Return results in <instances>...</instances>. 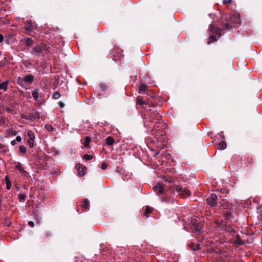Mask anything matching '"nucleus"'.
<instances>
[{"label":"nucleus","instance_id":"obj_1","mask_svg":"<svg viewBox=\"0 0 262 262\" xmlns=\"http://www.w3.org/2000/svg\"><path fill=\"white\" fill-rule=\"evenodd\" d=\"M175 191L183 197H188L191 195V191L187 188H183L180 185L171 184L169 186V189L166 191L164 195L161 197V201L168 203H173L174 202Z\"/></svg>","mask_w":262,"mask_h":262},{"label":"nucleus","instance_id":"obj_2","mask_svg":"<svg viewBox=\"0 0 262 262\" xmlns=\"http://www.w3.org/2000/svg\"><path fill=\"white\" fill-rule=\"evenodd\" d=\"M241 21L238 13L234 12L231 14L229 22L225 24V29H228L229 27H236L241 25Z\"/></svg>","mask_w":262,"mask_h":262},{"label":"nucleus","instance_id":"obj_3","mask_svg":"<svg viewBox=\"0 0 262 262\" xmlns=\"http://www.w3.org/2000/svg\"><path fill=\"white\" fill-rule=\"evenodd\" d=\"M46 52L47 46L45 45L37 44L33 47L30 53L33 56L39 57L43 56Z\"/></svg>","mask_w":262,"mask_h":262},{"label":"nucleus","instance_id":"obj_4","mask_svg":"<svg viewBox=\"0 0 262 262\" xmlns=\"http://www.w3.org/2000/svg\"><path fill=\"white\" fill-rule=\"evenodd\" d=\"M218 196L215 193H211L207 199L206 203L210 207H213L217 205Z\"/></svg>","mask_w":262,"mask_h":262},{"label":"nucleus","instance_id":"obj_5","mask_svg":"<svg viewBox=\"0 0 262 262\" xmlns=\"http://www.w3.org/2000/svg\"><path fill=\"white\" fill-rule=\"evenodd\" d=\"M27 135L29 137V139L28 140V143L30 148H32L34 146V139H35V135L33 131L30 130L27 132Z\"/></svg>","mask_w":262,"mask_h":262},{"label":"nucleus","instance_id":"obj_6","mask_svg":"<svg viewBox=\"0 0 262 262\" xmlns=\"http://www.w3.org/2000/svg\"><path fill=\"white\" fill-rule=\"evenodd\" d=\"M154 190L158 194H161L164 192V186L162 183H158L156 186L153 187Z\"/></svg>","mask_w":262,"mask_h":262},{"label":"nucleus","instance_id":"obj_7","mask_svg":"<svg viewBox=\"0 0 262 262\" xmlns=\"http://www.w3.org/2000/svg\"><path fill=\"white\" fill-rule=\"evenodd\" d=\"M220 228L228 232H232L234 231V229L229 224H224L223 223H221L220 224Z\"/></svg>","mask_w":262,"mask_h":262},{"label":"nucleus","instance_id":"obj_8","mask_svg":"<svg viewBox=\"0 0 262 262\" xmlns=\"http://www.w3.org/2000/svg\"><path fill=\"white\" fill-rule=\"evenodd\" d=\"M75 168L78 171V175L79 177H83L85 174V170L86 169L85 166L81 167V165L78 163L76 165Z\"/></svg>","mask_w":262,"mask_h":262},{"label":"nucleus","instance_id":"obj_9","mask_svg":"<svg viewBox=\"0 0 262 262\" xmlns=\"http://www.w3.org/2000/svg\"><path fill=\"white\" fill-rule=\"evenodd\" d=\"M209 29L210 30V31L214 32L216 33V34L218 35L219 37L221 35V31L222 29L220 28H218L217 27L214 26L212 24H210L209 26Z\"/></svg>","mask_w":262,"mask_h":262},{"label":"nucleus","instance_id":"obj_10","mask_svg":"<svg viewBox=\"0 0 262 262\" xmlns=\"http://www.w3.org/2000/svg\"><path fill=\"white\" fill-rule=\"evenodd\" d=\"M166 125V124L164 122H163V121H157L154 124V129L156 130H157V128H160L159 129H163V128H165Z\"/></svg>","mask_w":262,"mask_h":262},{"label":"nucleus","instance_id":"obj_11","mask_svg":"<svg viewBox=\"0 0 262 262\" xmlns=\"http://www.w3.org/2000/svg\"><path fill=\"white\" fill-rule=\"evenodd\" d=\"M29 117L31 119H38L41 118V115L39 112L33 110V112L30 114Z\"/></svg>","mask_w":262,"mask_h":262},{"label":"nucleus","instance_id":"obj_12","mask_svg":"<svg viewBox=\"0 0 262 262\" xmlns=\"http://www.w3.org/2000/svg\"><path fill=\"white\" fill-rule=\"evenodd\" d=\"M190 249L193 251H196L201 249V245L199 243L195 244L194 243H190L189 245Z\"/></svg>","mask_w":262,"mask_h":262},{"label":"nucleus","instance_id":"obj_13","mask_svg":"<svg viewBox=\"0 0 262 262\" xmlns=\"http://www.w3.org/2000/svg\"><path fill=\"white\" fill-rule=\"evenodd\" d=\"M233 244L241 246L244 244V242L241 239L239 234H236L235 236V238L233 242Z\"/></svg>","mask_w":262,"mask_h":262},{"label":"nucleus","instance_id":"obj_14","mask_svg":"<svg viewBox=\"0 0 262 262\" xmlns=\"http://www.w3.org/2000/svg\"><path fill=\"white\" fill-rule=\"evenodd\" d=\"M138 88L139 92L144 94L147 91L148 87L144 83H140L138 86Z\"/></svg>","mask_w":262,"mask_h":262},{"label":"nucleus","instance_id":"obj_15","mask_svg":"<svg viewBox=\"0 0 262 262\" xmlns=\"http://www.w3.org/2000/svg\"><path fill=\"white\" fill-rule=\"evenodd\" d=\"M24 80H25L26 83L28 82L29 84H31L34 81V76L31 74H28L24 77Z\"/></svg>","mask_w":262,"mask_h":262},{"label":"nucleus","instance_id":"obj_16","mask_svg":"<svg viewBox=\"0 0 262 262\" xmlns=\"http://www.w3.org/2000/svg\"><path fill=\"white\" fill-rule=\"evenodd\" d=\"M25 28L28 31H32L34 27L30 20H27L26 23Z\"/></svg>","mask_w":262,"mask_h":262},{"label":"nucleus","instance_id":"obj_17","mask_svg":"<svg viewBox=\"0 0 262 262\" xmlns=\"http://www.w3.org/2000/svg\"><path fill=\"white\" fill-rule=\"evenodd\" d=\"M83 210H87L89 208V202L88 199H85L82 202V204L81 205Z\"/></svg>","mask_w":262,"mask_h":262},{"label":"nucleus","instance_id":"obj_18","mask_svg":"<svg viewBox=\"0 0 262 262\" xmlns=\"http://www.w3.org/2000/svg\"><path fill=\"white\" fill-rule=\"evenodd\" d=\"M9 83V80H6L0 84V90H3L4 92L7 91L8 85Z\"/></svg>","mask_w":262,"mask_h":262},{"label":"nucleus","instance_id":"obj_19","mask_svg":"<svg viewBox=\"0 0 262 262\" xmlns=\"http://www.w3.org/2000/svg\"><path fill=\"white\" fill-rule=\"evenodd\" d=\"M39 89H35L34 90L32 93V97L33 99L36 101H38V98H39Z\"/></svg>","mask_w":262,"mask_h":262},{"label":"nucleus","instance_id":"obj_20","mask_svg":"<svg viewBox=\"0 0 262 262\" xmlns=\"http://www.w3.org/2000/svg\"><path fill=\"white\" fill-rule=\"evenodd\" d=\"M223 216L226 220L231 219H232L233 217V215L232 214V213L230 211H229L228 210L225 211L223 212Z\"/></svg>","mask_w":262,"mask_h":262},{"label":"nucleus","instance_id":"obj_21","mask_svg":"<svg viewBox=\"0 0 262 262\" xmlns=\"http://www.w3.org/2000/svg\"><path fill=\"white\" fill-rule=\"evenodd\" d=\"M115 143L114 139L111 137L108 136L106 139V144L108 145L112 146Z\"/></svg>","mask_w":262,"mask_h":262},{"label":"nucleus","instance_id":"obj_22","mask_svg":"<svg viewBox=\"0 0 262 262\" xmlns=\"http://www.w3.org/2000/svg\"><path fill=\"white\" fill-rule=\"evenodd\" d=\"M17 83L22 87L25 86L26 85V82L24 80V77L22 78L21 77H18L17 78Z\"/></svg>","mask_w":262,"mask_h":262},{"label":"nucleus","instance_id":"obj_23","mask_svg":"<svg viewBox=\"0 0 262 262\" xmlns=\"http://www.w3.org/2000/svg\"><path fill=\"white\" fill-rule=\"evenodd\" d=\"M26 46L28 47H32L34 45V41L31 38L28 37L25 40Z\"/></svg>","mask_w":262,"mask_h":262},{"label":"nucleus","instance_id":"obj_24","mask_svg":"<svg viewBox=\"0 0 262 262\" xmlns=\"http://www.w3.org/2000/svg\"><path fill=\"white\" fill-rule=\"evenodd\" d=\"M152 210H153V209L152 208L148 206H147L145 207V212L144 213V216L148 217L149 214L151 213L152 212Z\"/></svg>","mask_w":262,"mask_h":262},{"label":"nucleus","instance_id":"obj_25","mask_svg":"<svg viewBox=\"0 0 262 262\" xmlns=\"http://www.w3.org/2000/svg\"><path fill=\"white\" fill-rule=\"evenodd\" d=\"M99 87L102 91L106 92L108 90L107 85L104 83H101L99 84Z\"/></svg>","mask_w":262,"mask_h":262},{"label":"nucleus","instance_id":"obj_26","mask_svg":"<svg viewBox=\"0 0 262 262\" xmlns=\"http://www.w3.org/2000/svg\"><path fill=\"white\" fill-rule=\"evenodd\" d=\"M136 104L137 105H140L142 107H143V105L144 104H146V103H145V101H144L143 100H142L141 99L139 98H137V100H136Z\"/></svg>","mask_w":262,"mask_h":262},{"label":"nucleus","instance_id":"obj_27","mask_svg":"<svg viewBox=\"0 0 262 262\" xmlns=\"http://www.w3.org/2000/svg\"><path fill=\"white\" fill-rule=\"evenodd\" d=\"M91 139L90 137H86L85 138V140H84V141L83 142V145L85 146H88L89 145V144H90V143L91 142Z\"/></svg>","mask_w":262,"mask_h":262},{"label":"nucleus","instance_id":"obj_28","mask_svg":"<svg viewBox=\"0 0 262 262\" xmlns=\"http://www.w3.org/2000/svg\"><path fill=\"white\" fill-rule=\"evenodd\" d=\"M27 195L25 193H19L18 195V198L20 201L24 202L26 199Z\"/></svg>","mask_w":262,"mask_h":262},{"label":"nucleus","instance_id":"obj_29","mask_svg":"<svg viewBox=\"0 0 262 262\" xmlns=\"http://www.w3.org/2000/svg\"><path fill=\"white\" fill-rule=\"evenodd\" d=\"M217 40V38L214 35H211L209 37V40L208 41V43H212L214 41H216Z\"/></svg>","mask_w":262,"mask_h":262},{"label":"nucleus","instance_id":"obj_30","mask_svg":"<svg viewBox=\"0 0 262 262\" xmlns=\"http://www.w3.org/2000/svg\"><path fill=\"white\" fill-rule=\"evenodd\" d=\"M219 149L221 150L225 149L227 147V144L225 142H221L219 143Z\"/></svg>","mask_w":262,"mask_h":262},{"label":"nucleus","instance_id":"obj_31","mask_svg":"<svg viewBox=\"0 0 262 262\" xmlns=\"http://www.w3.org/2000/svg\"><path fill=\"white\" fill-rule=\"evenodd\" d=\"M45 128L49 132H53L54 129V127L50 124H46L45 125Z\"/></svg>","mask_w":262,"mask_h":262},{"label":"nucleus","instance_id":"obj_32","mask_svg":"<svg viewBox=\"0 0 262 262\" xmlns=\"http://www.w3.org/2000/svg\"><path fill=\"white\" fill-rule=\"evenodd\" d=\"M60 96V93L58 91H56L53 94V95L52 96V98L56 100V99H58V98H59Z\"/></svg>","mask_w":262,"mask_h":262},{"label":"nucleus","instance_id":"obj_33","mask_svg":"<svg viewBox=\"0 0 262 262\" xmlns=\"http://www.w3.org/2000/svg\"><path fill=\"white\" fill-rule=\"evenodd\" d=\"M83 159L85 160L89 161L93 159V156L88 154H85L83 156Z\"/></svg>","mask_w":262,"mask_h":262},{"label":"nucleus","instance_id":"obj_34","mask_svg":"<svg viewBox=\"0 0 262 262\" xmlns=\"http://www.w3.org/2000/svg\"><path fill=\"white\" fill-rule=\"evenodd\" d=\"M19 150L20 151L23 153V154H24V153H26V148L25 146L24 145H20L19 147Z\"/></svg>","mask_w":262,"mask_h":262},{"label":"nucleus","instance_id":"obj_35","mask_svg":"<svg viewBox=\"0 0 262 262\" xmlns=\"http://www.w3.org/2000/svg\"><path fill=\"white\" fill-rule=\"evenodd\" d=\"M107 166H108V165H107V163L105 162H103L101 164V168L102 170H105L107 168Z\"/></svg>","mask_w":262,"mask_h":262},{"label":"nucleus","instance_id":"obj_36","mask_svg":"<svg viewBox=\"0 0 262 262\" xmlns=\"http://www.w3.org/2000/svg\"><path fill=\"white\" fill-rule=\"evenodd\" d=\"M6 184V188L8 190H10L11 188V182H7Z\"/></svg>","mask_w":262,"mask_h":262},{"label":"nucleus","instance_id":"obj_37","mask_svg":"<svg viewBox=\"0 0 262 262\" xmlns=\"http://www.w3.org/2000/svg\"><path fill=\"white\" fill-rule=\"evenodd\" d=\"M15 168L17 170H19L21 168H22L21 164L20 162H18L15 166Z\"/></svg>","mask_w":262,"mask_h":262},{"label":"nucleus","instance_id":"obj_38","mask_svg":"<svg viewBox=\"0 0 262 262\" xmlns=\"http://www.w3.org/2000/svg\"><path fill=\"white\" fill-rule=\"evenodd\" d=\"M58 106L61 108H62L64 107L65 105L64 104L63 102H62V101H59L58 102Z\"/></svg>","mask_w":262,"mask_h":262},{"label":"nucleus","instance_id":"obj_39","mask_svg":"<svg viewBox=\"0 0 262 262\" xmlns=\"http://www.w3.org/2000/svg\"><path fill=\"white\" fill-rule=\"evenodd\" d=\"M15 140L17 142H20L21 141V137L20 136H17Z\"/></svg>","mask_w":262,"mask_h":262},{"label":"nucleus","instance_id":"obj_40","mask_svg":"<svg viewBox=\"0 0 262 262\" xmlns=\"http://www.w3.org/2000/svg\"><path fill=\"white\" fill-rule=\"evenodd\" d=\"M19 171L20 172L23 173H25V174H28V172H27V171H26V170H25L23 167H22V168H21L19 170Z\"/></svg>","mask_w":262,"mask_h":262},{"label":"nucleus","instance_id":"obj_41","mask_svg":"<svg viewBox=\"0 0 262 262\" xmlns=\"http://www.w3.org/2000/svg\"><path fill=\"white\" fill-rule=\"evenodd\" d=\"M232 0H224L223 1V4H230L232 2Z\"/></svg>","mask_w":262,"mask_h":262},{"label":"nucleus","instance_id":"obj_42","mask_svg":"<svg viewBox=\"0 0 262 262\" xmlns=\"http://www.w3.org/2000/svg\"><path fill=\"white\" fill-rule=\"evenodd\" d=\"M28 225L31 227H33L34 226V223L33 221H29L28 222Z\"/></svg>","mask_w":262,"mask_h":262},{"label":"nucleus","instance_id":"obj_43","mask_svg":"<svg viewBox=\"0 0 262 262\" xmlns=\"http://www.w3.org/2000/svg\"><path fill=\"white\" fill-rule=\"evenodd\" d=\"M5 182L7 183V182H11L10 181V180L9 179V177L8 176H6L5 178Z\"/></svg>","mask_w":262,"mask_h":262},{"label":"nucleus","instance_id":"obj_44","mask_svg":"<svg viewBox=\"0 0 262 262\" xmlns=\"http://www.w3.org/2000/svg\"><path fill=\"white\" fill-rule=\"evenodd\" d=\"M4 40V37L2 34H0V43L2 42Z\"/></svg>","mask_w":262,"mask_h":262},{"label":"nucleus","instance_id":"obj_45","mask_svg":"<svg viewBox=\"0 0 262 262\" xmlns=\"http://www.w3.org/2000/svg\"><path fill=\"white\" fill-rule=\"evenodd\" d=\"M51 235V233L50 232H47L45 235V236L47 238L49 237Z\"/></svg>","mask_w":262,"mask_h":262},{"label":"nucleus","instance_id":"obj_46","mask_svg":"<svg viewBox=\"0 0 262 262\" xmlns=\"http://www.w3.org/2000/svg\"><path fill=\"white\" fill-rule=\"evenodd\" d=\"M6 111L8 112V113H11L12 110L9 107H7L6 108Z\"/></svg>","mask_w":262,"mask_h":262},{"label":"nucleus","instance_id":"obj_47","mask_svg":"<svg viewBox=\"0 0 262 262\" xmlns=\"http://www.w3.org/2000/svg\"><path fill=\"white\" fill-rule=\"evenodd\" d=\"M16 142H17L15 140H13L11 141V144L12 146H14V145H15L16 144Z\"/></svg>","mask_w":262,"mask_h":262},{"label":"nucleus","instance_id":"obj_48","mask_svg":"<svg viewBox=\"0 0 262 262\" xmlns=\"http://www.w3.org/2000/svg\"><path fill=\"white\" fill-rule=\"evenodd\" d=\"M219 197L221 199H222V200H226V199H225L226 196H225V197H224L223 196L219 195Z\"/></svg>","mask_w":262,"mask_h":262},{"label":"nucleus","instance_id":"obj_49","mask_svg":"<svg viewBox=\"0 0 262 262\" xmlns=\"http://www.w3.org/2000/svg\"><path fill=\"white\" fill-rule=\"evenodd\" d=\"M17 132L16 131H13L12 132V135L13 136H16L17 135Z\"/></svg>","mask_w":262,"mask_h":262},{"label":"nucleus","instance_id":"obj_50","mask_svg":"<svg viewBox=\"0 0 262 262\" xmlns=\"http://www.w3.org/2000/svg\"><path fill=\"white\" fill-rule=\"evenodd\" d=\"M221 223H223L222 221H217L216 222V224L217 225H218V227L220 228V224Z\"/></svg>","mask_w":262,"mask_h":262},{"label":"nucleus","instance_id":"obj_51","mask_svg":"<svg viewBox=\"0 0 262 262\" xmlns=\"http://www.w3.org/2000/svg\"><path fill=\"white\" fill-rule=\"evenodd\" d=\"M3 145H2V144H0V149L2 148L3 147Z\"/></svg>","mask_w":262,"mask_h":262},{"label":"nucleus","instance_id":"obj_52","mask_svg":"<svg viewBox=\"0 0 262 262\" xmlns=\"http://www.w3.org/2000/svg\"><path fill=\"white\" fill-rule=\"evenodd\" d=\"M165 182H168V183H171V181H169V180H168L167 179L165 180Z\"/></svg>","mask_w":262,"mask_h":262},{"label":"nucleus","instance_id":"obj_53","mask_svg":"<svg viewBox=\"0 0 262 262\" xmlns=\"http://www.w3.org/2000/svg\"><path fill=\"white\" fill-rule=\"evenodd\" d=\"M1 152L2 153H4V152H5V151H4V150H1Z\"/></svg>","mask_w":262,"mask_h":262},{"label":"nucleus","instance_id":"obj_54","mask_svg":"<svg viewBox=\"0 0 262 262\" xmlns=\"http://www.w3.org/2000/svg\"><path fill=\"white\" fill-rule=\"evenodd\" d=\"M157 154H158V152H157V154H155V157Z\"/></svg>","mask_w":262,"mask_h":262},{"label":"nucleus","instance_id":"obj_55","mask_svg":"<svg viewBox=\"0 0 262 262\" xmlns=\"http://www.w3.org/2000/svg\"><path fill=\"white\" fill-rule=\"evenodd\" d=\"M1 81V80L0 79V82Z\"/></svg>","mask_w":262,"mask_h":262}]
</instances>
